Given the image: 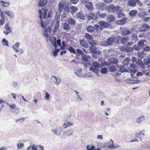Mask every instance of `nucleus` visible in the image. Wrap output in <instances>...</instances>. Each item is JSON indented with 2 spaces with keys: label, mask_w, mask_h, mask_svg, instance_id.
<instances>
[{
  "label": "nucleus",
  "mask_w": 150,
  "mask_h": 150,
  "mask_svg": "<svg viewBox=\"0 0 150 150\" xmlns=\"http://www.w3.org/2000/svg\"><path fill=\"white\" fill-rule=\"evenodd\" d=\"M129 71L131 73V75L132 76L133 74H135L136 72V70L135 68L136 67V65L134 63H132L130 64L129 66Z\"/></svg>",
  "instance_id": "nucleus-7"
},
{
  "label": "nucleus",
  "mask_w": 150,
  "mask_h": 150,
  "mask_svg": "<svg viewBox=\"0 0 150 150\" xmlns=\"http://www.w3.org/2000/svg\"><path fill=\"white\" fill-rule=\"evenodd\" d=\"M137 12V10H133L130 11L129 13V14L130 16L133 17L136 16Z\"/></svg>",
  "instance_id": "nucleus-29"
},
{
  "label": "nucleus",
  "mask_w": 150,
  "mask_h": 150,
  "mask_svg": "<svg viewBox=\"0 0 150 150\" xmlns=\"http://www.w3.org/2000/svg\"><path fill=\"white\" fill-rule=\"evenodd\" d=\"M129 82H128V83L131 84H134V83H139L141 81L140 80H137L135 81H129Z\"/></svg>",
  "instance_id": "nucleus-50"
},
{
  "label": "nucleus",
  "mask_w": 150,
  "mask_h": 150,
  "mask_svg": "<svg viewBox=\"0 0 150 150\" xmlns=\"http://www.w3.org/2000/svg\"><path fill=\"white\" fill-rule=\"evenodd\" d=\"M72 134V133L71 132H63V136L64 137L66 136L68 137L69 136L71 135Z\"/></svg>",
  "instance_id": "nucleus-47"
},
{
  "label": "nucleus",
  "mask_w": 150,
  "mask_h": 150,
  "mask_svg": "<svg viewBox=\"0 0 150 150\" xmlns=\"http://www.w3.org/2000/svg\"><path fill=\"white\" fill-rule=\"evenodd\" d=\"M110 63L111 64H116L119 62L118 59L116 58H112L110 60Z\"/></svg>",
  "instance_id": "nucleus-27"
},
{
  "label": "nucleus",
  "mask_w": 150,
  "mask_h": 150,
  "mask_svg": "<svg viewBox=\"0 0 150 150\" xmlns=\"http://www.w3.org/2000/svg\"><path fill=\"white\" fill-rule=\"evenodd\" d=\"M94 30H96L97 32H99L103 30L102 27L99 26V25L97 24H96L94 25L93 27Z\"/></svg>",
  "instance_id": "nucleus-25"
},
{
  "label": "nucleus",
  "mask_w": 150,
  "mask_h": 150,
  "mask_svg": "<svg viewBox=\"0 0 150 150\" xmlns=\"http://www.w3.org/2000/svg\"><path fill=\"white\" fill-rule=\"evenodd\" d=\"M84 37L87 39L88 42L90 40H93V38L91 35L86 33H85Z\"/></svg>",
  "instance_id": "nucleus-19"
},
{
  "label": "nucleus",
  "mask_w": 150,
  "mask_h": 150,
  "mask_svg": "<svg viewBox=\"0 0 150 150\" xmlns=\"http://www.w3.org/2000/svg\"><path fill=\"white\" fill-rule=\"evenodd\" d=\"M52 77L54 78L55 79V81H54V83L56 85L59 84L61 83V79L58 77L55 76H52Z\"/></svg>",
  "instance_id": "nucleus-24"
},
{
  "label": "nucleus",
  "mask_w": 150,
  "mask_h": 150,
  "mask_svg": "<svg viewBox=\"0 0 150 150\" xmlns=\"http://www.w3.org/2000/svg\"><path fill=\"white\" fill-rule=\"evenodd\" d=\"M137 55L139 57L141 58H142L145 57L146 54L144 52L142 51L141 52H138L137 53Z\"/></svg>",
  "instance_id": "nucleus-39"
},
{
  "label": "nucleus",
  "mask_w": 150,
  "mask_h": 150,
  "mask_svg": "<svg viewBox=\"0 0 150 150\" xmlns=\"http://www.w3.org/2000/svg\"><path fill=\"white\" fill-rule=\"evenodd\" d=\"M92 66L96 68H99L101 67L100 64L97 61L93 62L92 64Z\"/></svg>",
  "instance_id": "nucleus-28"
},
{
  "label": "nucleus",
  "mask_w": 150,
  "mask_h": 150,
  "mask_svg": "<svg viewBox=\"0 0 150 150\" xmlns=\"http://www.w3.org/2000/svg\"><path fill=\"white\" fill-rule=\"evenodd\" d=\"M131 32L129 30H123L122 31L121 34L123 35H126L129 34Z\"/></svg>",
  "instance_id": "nucleus-42"
},
{
  "label": "nucleus",
  "mask_w": 150,
  "mask_h": 150,
  "mask_svg": "<svg viewBox=\"0 0 150 150\" xmlns=\"http://www.w3.org/2000/svg\"><path fill=\"white\" fill-rule=\"evenodd\" d=\"M86 16L87 18V19L88 21L91 20H96L98 18V17L97 16L96 13H91L89 15L86 14Z\"/></svg>",
  "instance_id": "nucleus-5"
},
{
  "label": "nucleus",
  "mask_w": 150,
  "mask_h": 150,
  "mask_svg": "<svg viewBox=\"0 0 150 150\" xmlns=\"http://www.w3.org/2000/svg\"><path fill=\"white\" fill-rule=\"evenodd\" d=\"M142 132H139V133H137L135 134V137L137 138H139L141 140L142 139H141L142 137H143L144 135V133H142Z\"/></svg>",
  "instance_id": "nucleus-35"
},
{
  "label": "nucleus",
  "mask_w": 150,
  "mask_h": 150,
  "mask_svg": "<svg viewBox=\"0 0 150 150\" xmlns=\"http://www.w3.org/2000/svg\"><path fill=\"white\" fill-rule=\"evenodd\" d=\"M0 3L3 7L8 8L10 4V3L8 1L6 2L1 1Z\"/></svg>",
  "instance_id": "nucleus-13"
},
{
  "label": "nucleus",
  "mask_w": 150,
  "mask_h": 150,
  "mask_svg": "<svg viewBox=\"0 0 150 150\" xmlns=\"http://www.w3.org/2000/svg\"><path fill=\"white\" fill-rule=\"evenodd\" d=\"M82 58L83 60L85 62H87L88 60V59L86 55L83 54L82 55Z\"/></svg>",
  "instance_id": "nucleus-56"
},
{
  "label": "nucleus",
  "mask_w": 150,
  "mask_h": 150,
  "mask_svg": "<svg viewBox=\"0 0 150 150\" xmlns=\"http://www.w3.org/2000/svg\"><path fill=\"white\" fill-rule=\"evenodd\" d=\"M110 140H111V142H108L106 143L103 146V147H105V146L106 145L108 146L109 149H115L117 147L119 146H114L113 141L111 139H110Z\"/></svg>",
  "instance_id": "nucleus-4"
},
{
  "label": "nucleus",
  "mask_w": 150,
  "mask_h": 150,
  "mask_svg": "<svg viewBox=\"0 0 150 150\" xmlns=\"http://www.w3.org/2000/svg\"><path fill=\"white\" fill-rule=\"evenodd\" d=\"M125 50L126 51L128 52H131L133 50V47H125Z\"/></svg>",
  "instance_id": "nucleus-49"
},
{
  "label": "nucleus",
  "mask_w": 150,
  "mask_h": 150,
  "mask_svg": "<svg viewBox=\"0 0 150 150\" xmlns=\"http://www.w3.org/2000/svg\"><path fill=\"white\" fill-rule=\"evenodd\" d=\"M89 49L92 52V56L95 58H97L101 53L100 51V50H97L96 47L93 46H90Z\"/></svg>",
  "instance_id": "nucleus-3"
},
{
  "label": "nucleus",
  "mask_w": 150,
  "mask_h": 150,
  "mask_svg": "<svg viewBox=\"0 0 150 150\" xmlns=\"http://www.w3.org/2000/svg\"><path fill=\"white\" fill-rule=\"evenodd\" d=\"M145 65L144 64H143V63L139 66V67H140L141 69H145L146 71H148L147 69L146 70V68L145 66Z\"/></svg>",
  "instance_id": "nucleus-60"
},
{
  "label": "nucleus",
  "mask_w": 150,
  "mask_h": 150,
  "mask_svg": "<svg viewBox=\"0 0 150 150\" xmlns=\"http://www.w3.org/2000/svg\"><path fill=\"white\" fill-rule=\"evenodd\" d=\"M64 5L63 4L61 3H59V4L58 11L60 13L62 11L63 8H64Z\"/></svg>",
  "instance_id": "nucleus-33"
},
{
  "label": "nucleus",
  "mask_w": 150,
  "mask_h": 150,
  "mask_svg": "<svg viewBox=\"0 0 150 150\" xmlns=\"http://www.w3.org/2000/svg\"><path fill=\"white\" fill-rule=\"evenodd\" d=\"M25 120V118L24 117H22V118L17 119L16 120V122H18L19 121H21V122H23Z\"/></svg>",
  "instance_id": "nucleus-63"
},
{
  "label": "nucleus",
  "mask_w": 150,
  "mask_h": 150,
  "mask_svg": "<svg viewBox=\"0 0 150 150\" xmlns=\"http://www.w3.org/2000/svg\"><path fill=\"white\" fill-rule=\"evenodd\" d=\"M59 21H57V22L56 23L54 27V30L53 31L54 33L56 32L57 28L59 27Z\"/></svg>",
  "instance_id": "nucleus-46"
},
{
  "label": "nucleus",
  "mask_w": 150,
  "mask_h": 150,
  "mask_svg": "<svg viewBox=\"0 0 150 150\" xmlns=\"http://www.w3.org/2000/svg\"><path fill=\"white\" fill-rule=\"evenodd\" d=\"M149 28V26L147 24H144L143 25L142 27V28L144 29L145 30H146V29Z\"/></svg>",
  "instance_id": "nucleus-61"
},
{
  "label": "nucleus",
  "mask_w": 150,
  "mask_h": 150,
  "mask_svg": "<svg viewBox=\"0 0 150 150\" xmlns=\"http://www.w3.org/2000/svg\"><path fill=\"white\" fill-rule=\"evenodd\" d=\"M137 0H129L128 5L130 6L134 7L136 5Z\"/></svg>",
  "instance_id": "nucleus-18"
},
{
  "label": "nucleus",
  "mask_w": 150,
  "mask_h": 150,
  "mask_svg": "<svg viewBox=\"0 0 150 150\" xmlns=\"http://www.w3.org/2000/svg\"><path fill=\"white\" fill-rule=\"evenodd\" d=\"M100 71L103 74H105L107 72V69L106 68H102L101 70Z\"/></svg>",
  "instance_id": "nucleus-58"
},
{
  "label": "nucleus",
  "mask_w": 150,
  "mask_h": 150,
  "mask_svg": "<svg viewBox=\"0 0 150 150\" xmlns=\"http://www.w3.org/2000/svg\"><path fill=\"white\" fill-rule=\"evenodd\" d=\"M47 9L46 8H45L42 9L43 11V18L44 19H46L47 18Z\"/></svg>",
  "instance_id": "nucleus-41"
},
{
  "label": "nucleus",
  "mask_w": 150,
  "mask_h": 150,
  "mask_svg": "<svg viewBox=\"0 0 150 150\" xmlns=\"http://www.w3.org/2000/svg\"><path fill=\"white\" fill-rule=\"evenodd\" d=\"M2 44L4 45H6L7 46H8V41L4 38H3L2 41Z\"/></svg>",
  "instance_id": "nucleus-48"
},
{
  "label": "nucleus",
  "mask_w": 150,
  "mask_h": 150,
  "mask_svg": "<svg viewBox=\"0 0 150 150\" xmlns=\"http://www.w3.org/2000/svg\"><path fill=\"white\" fill-rule=\"evenodd\" d=\"M106 19L108 20L109 22L113 21L115 20V16L111 14L108 15L106 17Z\"/></svg>",
  "instance_id": "nucleus-15"
},
{
  "label": "nucleus",
  "mask_w": 150,
  "mask_h": 150,
  "mask_svg": "<svg viewBox=\"0 0 150 150\" xmlns=\"http://www.w3.org/2000/svg\"><path fill=\"white\" fill-rule=\"evenodd\" d=\"M64 11L67 13H69L70 11L69 6L68 4H65L64 7Z\"/></svg>",
  "instance_id": "nucleus-44"
},
{
  "label": "nucleus",
  "mask_w": 150,
  "mask_h": 150,
  "mask_svg": "<svg viewBox=\"0 0 150 150\" xmlns=\"http://www.w3.org/2000/svg\"><path fill=\"white\" fill-rule=\"evenodd\" d=\"M141 48V47L139 46L137 44H135L134 45L133 47V49L134 48L136 50H139Z\"/></svg>",
  "instance_id": "nucleus-52"
},
{
  "label": "nucleus",
  "mask_w": 150,
  "mask_h": 150,
  "mask_svg": "<svg viewBox=\"0 0 150 150\" xmlns=\"http://www.w3.org/2000/svg\"><path fill=\"white\" fill-rule=\"evenodd\" d=\"M129 40V38L128 37L122 38L120 39V43L122 44L125 45V43Z\"/></svg>",
  "instance_id": "nucleus-17"
},
{
  "label": "nucleus",
  "mask_w": 150,
  "mask_h": 150,
  "mask_svg": "<svg viewBox=\"0 0 150 150\" xmlns=\"http://www.w3.org/2000/svg\"><path fill=\"white\" fill-rule=\"evenodd\" d=\"M86 30L89 33H91L94 31V28L92 26H89L87 27Z\"/></svg>",
  "instance_id": "nucleus-38"
},
{
  "label": "nucleus",
  "mask_w": 150,
  "mask_h": 150,
  "mask_svg": "<svg viewBox=\"0 0 150 150\" xmlns=\"http://www.w3.org/2000/svg\"><path fill=\"white\" fill-rule=\"evenodd\" d=\"M127 20L126 18H123L117 21L116 23L118 25H123L126 23Z\"/></svg>",
  "instance_id": "nucleus-12"
},
{
  "label": "nucleus",
  "mask_w": 150,
  "mask_h": 150,
  "mask_svg": "<svg viewBox=\"0 0 150 150\" xmlns=\"http://www.w3.org/2000/svg\"><path fill=\"white\" fill-rule=\"evenodd\" d=\"M1 19H0V26L3 25L5 21V15L0 16Z\"/></svg>",
  "instance_id": "nucleus-36"
},
{
  "label": "nucleus",
  "mask_w": 150,
  "mask_h": 150,
  "mask_svg": "<svg viewBox=\"0 0 150 150\" xmlns=\"http://www.w3.org/2000/svg\"><path fill=\"white\" fill-rule=\"evenodd\" d=\"M39 16L40 17L41 21V22L40 23L41 24V26L42 28L45 29V30H44V32L43 33V35L45 37L48 38V36L47 33H50V29L49 27H47V26L45 25H44V22L42 20V10L40 9H39Z\"/></svg>",
  "instance_id": "nucleus-1"
},
{
  "label": "nucleus",
  "mask_w": 150,
  "mask_h": 150,
  "mask_svg": "<svg viewBox=\"0 0 150 150\" xmlns=\"http://www.w3.org/2000/svg\"><path fill=\"white\" fill-rule=\"evenodd\" d=\"M110 71L112 72H115L118 71L117 74L119 75L120 74V73L124 72H126L127 71V70L126 68H125L123 67L121 65H117L116 67L114 66H109Z\"/></svg>",
  "instance_id": "nucleus-2"
},
{
  "label": "nucleus",
  "mask_w": 150,
  "mask_h": 150,
  "mask_svg": "<svg viewBox=\"0 0 150 150\" xmlns=\"http://www.w3.org/2000/svg\"><path fill=\"white\" fill-rule=\"evenodd\" d=\"M60 51V50L59 49H56L53 52V54L55 57H56L57 55V53Z\"/></svg>",
  "instance_id": "nucleus-53"
},
{
  "label": "nucleus",
  "mask_w": 150,
  "mask_h": 150,
  "mask_svg": "<svg viewBox=\"0 0 150 150\" xmlns=\"http://www.w3.org/2000/svg\"><path fill=\"white\" fill-rule=\"evenodd\" d=\"M97 16L101 18H104L106 16L107 13H100V12H97L96 13Z\"/></svg>",
  "instance_id": "nucleus-34"
},
{
  "label": "nucleus",
  "mask_w": 150,
  "mask_h": 150,
  "mask_svg": "<svg viewBox=\"0 0 150 150\" xmlns=\"http://www.w3.org/2000/svg\"><path fill=\"white\" fill-rule=\"evenodd\" d=\"M5 29L6 30L5 31H4L3 33L6 35L12 32V31L11 30V27L8 25V24L5 25Z\"/></svg>",
  "instance_id": "nucleus-9"
},
{
  "label": "nucleus",
  "mask_w": 150,
  "mask_h": 150,
  "mask_svg": "<svg viewBox=\"0 0 150 150\" xmlns=\"http://www.w3.org/2000/svg\"><path fill=\"white\" fill-rule=\"evenodd\" d=\"M76 51L77 52V54L80 55H82L83 54V52L80 49H77L76 50Z\"/></svg>",
  "instance_id": "nucleus-57"
},
{
  "label": "nucleus",
  "mask_w": 150,
  "mask_h": 150,
  "mask_svg": "<svg viewBox=\"0 0 150 150\" xmlns=\"http://www.w3.org/2000/svg\"><path fill=\"white\" fill-rule=\"evenodd\" d=\"M98 23L100 27H102V28H110V24L109 23L104 21H100Z\"/></svg>",
  "instance_id": "nucleus-6"
},
{
  "label": "nucleus",
  "mask_w": 150,
  "mask_h": 150,
  "mask_svg": "<svg viewBox=\"0 0 150 150\" xmlns=\"http://www.w3.org/2000/svg\"><path fill=\"white\" fill-rule=\"evenodd\" d=\"M79 42L81 45L85 48H87L88 47V45L86 40L83 39L79 41Z\"/></svg>",
  "instance_id": "nucleus-10"
},
{
  "label": "nucleus",
  "mask_w": 150,
  "mask_h": 150,
  "mask_svg": "<svg viewBox=\"0 0 150 150\" xmlns=\"http://www.w3.org/2000/svg\"><path fill=\"white\" fill-rule=\"evenodd\" d=\"M130 61V59L128 57L126 58L122 62V64L124 65L127 66L129 64V62Z\"/></svg>",
  "instance_id": "nucleus-32"
},
{
  "label": "nucleus",
  "mask_w": 150,
  "mask_h": 150,
  "mask_svg": "<svg viewBox=\"0 0 150 150\" xmlns=\"http://www.w3.org/2000/svg\"><path fill=\"white\" fill-rule=\"evenodd\" d=\"M4 13L7 15L9 17L13 18L14 16V13L11 11H4Z\"/></svg>",
  "instance_id": "nucleus-11"
},
{
  "label": "nucleus",
  "mask_w": 150,
  "mask_h": 150,
  "mask_svg": "<svg viewBox=\"0 0 150 150\" xmlns=\"http://www.w3.org/2000/svg\"><path fill=\"white\" fill-rule=\"evenodd\" d=\"M24 145V144L23 143H18L17 144V146L18 148L21 149L22 148Z\"/></svg>",
  "instance_id": "nucleus-59"
},
{
  "label": "nucleus",
  "mask_w": 150,
  "mask_h": 150,
  "mask_svg": "<svg viewBox=\"0 0 150 150\" xmlns=\"http://www.w3.org/2000/svg\"><path fill=\"white\" fill-rule=\"evenodd\" d=\"M73 125V123L69 122H68L67 123H64L62 127L63 128L65 129Z\"/></svg>",
  "instance_id": "nucleus-37"
},
{
  "label": "nucleus",
  "mask_w": 150,
  "mask_h": 150,
  "mask_svg": "<svg viewBox=\"0 0 150 150\" xmlns=\"http://www.w3.org/2000/svg\"><path fill=\"white\" fill-rule=\"evenodd\" d=\"M20 43L19 42H17L15 45L12 46V48L16 52H19V50L18 49L19 46H20Z\"/></svg>",
  "instance_id": "nucleus-14"
},
{
  "label": "nucleus",
  "mask_w": 150,
  "mask_h": 150,
  "mask_svg": "<svg viewBox=\"0 0 150 150\" xmlns=\"http://www.w3.org/2000/svg\"><path fill=\"white\" fill-rule=\"evenodd\" d=\"M86 7L89 10H92L93 9V5L92 3L91 2H88L86 3Z\"/></svg>",
  "instance_id": "nucleus-22"
},
{
  "label": "nucleus",
  "mask_w": 150,
  "mask_h": 150,
  "mask_svg": "<svg viewBox=\"0 0 150 150\" xmlns=\"http://www.w3.org/2000/svg\"><path fill=\"white\" fill-rule=\"evenodd\" d=\"M86 148L87 150H96L95 146L93 145L91 146L89 145H87Z\"/></svg>",
  "instance_id": "nucleus-43"
},
{
  "label": "nucleus",
  "mask_w": 150,
  "mask_h": 150,
  "mask_svg": "<svg viewBox=\"0 0 150 150\" xmlns=\"http://www.w3.org/2000/svg\"><path fill=\"white\" fill-rule=\"evenodd\" d=\"M76 16L78 18L84 20L85 19V16L81 12H79L76 13Z\"/></svg>",
  "instance_id": "nucleus-20"
},
{
  "label": "nucleus",
  "mask_w": 150,
  "mask_h": 150,
  "mask_svg": "<svg viewBox=\"0 0 150 150\" xmlns=\"http://www.w3.org/2000/svg\"><path fill=\"white\" fill-rule=\"evenodd\" d=\"M144 119L145 117L144 116L139 117L137 118L136 122L138 124H140L144 120Z\"/></svg>",
  "instance_id": "nucleus-23"
},
{
  "label": "nucleus",
  "mask_w": 150,
  "mask_h": 150,
  "mask_svg": "<svg viewBox=\"0 0 150 150\" xmlns=\"http://www.w3.org/2000/svg\"><path fill=\"white\" fill-rule=\"evenodd\" d=\"M78 9L77 7L71 6L70 8V12L72 15H73L77 11Z\"/></svg>",
  "instance_id": "nucleus-16"
},
{
  "label": "nucleus",
  "mask_w": 150,
  "mask_h": 150,
  "mask_svg": "<svg viewBox=\"0 0 150 150\" xmlns=\"http://www.w3.org/2000/svg\"><path fill=\"white\" fill-rule=\"evenodd\" d=\"M68 23L71 25H74L76 23L75 21L71 18H69L68 20Z\"/></svg>",
  "instance_id": "nucleus-26"
},
{
  "label": "nucleus",
  "mask_w": 150,
  "mask_h": 150,
  "mask_svg": "<svg viewBox=\"0 0 150 150\" xmlns=\"http://www.w3.org/2000/svg\"><path fill=\"white\" fill-rule=\"evenodd\" d=\"M39 6L41 7L45 6L46 4V0H40Z\"/></svg>",
  "instance_id": "nucleus-40"
},
{
  "label": "nucleus",
  "mask_w": 150,
  "mask_h": 150,
  "mask_svg": "<svg viewBox=\"0 0 150 150\" xmlns=\"http://www.w3.org/2000/svg\"><path fill=\"white\" fill-rule=\"evenodd\" d=\"M125 16V14L123 13H120L118 14L117 17L118 18H121Z\"/></svg>",
  "instance_id": "nucleus-62"
},
{
  "label": "nucleus",
  "mask_w": 150,
  "mask_h": 150,
  "mask_svg": "<svg viewBox=\"0 0 150 150\" xmlns=\"http://www.w3.org/2000/svg\"><path fill=\"white\" fill-rule=\"evenodd\" d=\"M105 4L103 3H99L96 5L97 8L100 10H102Z\"/></svg>",
  "instance_id": "nucleus-21"
},
{
  "label": "nucleus",
  "mask_w": 150,
  "mask_h": 150,
  "mask_svg": "<svg viewBox=\"0 0 150 150\" xmlns=\"http://www.w3.org/2000/svg\"><path fill=\"white\" fill-rule=\"evenodd\" d=\"M143 61L145 65H148L150 63V58H144L143 60Z\"/></svg>",
  "instance_id": "nucleus-45"
},
{
  "label": "nucleus",
  "mask_w": 150,
  "mask_h": 150,
  "mask_svg": "<svg viewBox=\"0 0 150 150\" xmlns=\"http://www.w3.org/2000/svg\"><path fill=\"white\" fill-rule=\"evenodd\" d=\"M64 29L67 31H69L70 29V27L69 24L67 23H64L63 25Z\"/></svg>",
  "instance_id": "nucleus-30"
},
{
  "label": "nucleus",
  "mask_w": 150,
  "mask_h": 150,
  "mask_svg": "<svg viewBox=\"0 0 150 150\" xmlns=\"http://www.w3.org/2000/svg\"><path fill=\"white\" fill-rule=\"evenodd\" d=\"M68 50L71 53H73L74 54H76V52L74 49L72 47H70L68 49Z\"/></svg>",
  "instance_id": "nucleus-54"
},
{
  "label": "nucleus",
  "mask_w": 150,
  "mask_h": 150,
  "mask_svg": "<svg viewBox=\"0 0 150 150\" xmlns=\"http://www.w3.org/2000/svg\"><path fill=\"white\" fill-rule=\"evenodd\" d=\"M109 8L110 9L112 10L113 12H114L119 9V7L117 6H115L114 5H112L110 6Z\"/></svg>",
  "instance_id": "nucleus-31"
},
{
  "label": "nucleus",
  "mask_w": 150,
  "mask_h": 150,
  "mask_svg": "<svg viewBox=\"0 0 150 150\" xmlns=\"http://www.w3.org/2000/svg\"><path fill=\"white\" fill-rule=\"evenodd\" d=\"M150 47L148 46H146L145 47L143 48V50L145 51H149L150 50Z\"/></svg>",
  "instance_id": "nucleus-64"
},
{
  "label": "nucleus",
  "mask_w": 150,
  "mask_h": 150,
  "mask_svg": "<svg viewBox=\"0 0 150 150\" xmlns=\"http://www.w3.org/2000/svg\"><path fill=\"white\" fill-rule=\"evenodd\" d=\"M145 42H146L145 40H140L138 42L137 44L139 47H141V46L144 44Z\"/></svg>",
  "instance_id": "nucleus-51"
},
{
  "label": "nucleus",
  "mask_w": 150,
  "mask_h": 150,
  "mask_svg": "<svg viewBox=\"0 0 150 150\" xmlns=\"http://www.w3.org/2000/svg\"><path fill=\"white\" fill-rule=\"evenodd\" d=\"M88 42L89 43L90 45H92L93 47L94 46H95L96 44V43L93 40H90L88 41Z\"/></svg>",
  "instance_id": "nucleus-55"
},
{
  "label": "nucleus",
  "mask_w": 150,
  "mask_h": 150,
  "mask_svg": "<svg viewBox=\"0 0 150 150\" xmlns=\"http://www.w3.org/2000/svg\"><path fill=\"white\" fill-rule=\"evenodd\" d=\"M115 38L114 37H111L108 38L106 40L105 43L106 46L110 45H112L114 42Z\"/></svg>",
  "instance_id": "nucleus-8"
}]
</instances>
